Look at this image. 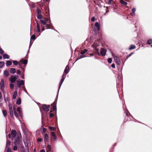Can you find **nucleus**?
I'll return each instance as SVG.
<instances>
[{"label": "nucleus", "instance_id": "nucleus-2", "mask_svg": "<svg viewBox=\"0 0 152 152\" xmlns=\"http://www.w3.org/2000/svg\"><path fill=\"white\" fill-rule=\"evenodd\" d=\"M99 45L96 42H94L92 45L94 48L95 54H98L99 56L100 54L99 52V49L97 48V47Z\"/></svg>", "mask_w": 152, "mask_h": 152}, {"label": "nucleus", "instance_id": "nucleus-11", "mask_svg": "<svg viewBox=\"0 0 152 152\" xmlns=\"http://www.w3.org/2000/svg\"><path fill=\"white\" fill-rule=\"evenodd\" d=\"M9 108L10 116L11 117H13V113L12 106H9Z\"/></svg>", "mask_w": 152, "mask_h": 152}, {"label": "nucleus", "instance_id": "nucleus-45", "mask_svg": "<svg viewBox=\"0 0 152 152\" xmlns=\"http://www.w3.org/2000/svg\"><path fill=\"white\" fill-rule=\"evenodd\" d=\"M44 9L45 10V11H45L46 13L47 14H48V13L49 12H48V10H47V8L46 7V6L44 7Z\"/></svg>", "mask_w": 152, "mask_h": 152}, {"label": "nucleus", "instance_id": "nucleus-63", "mask_svg": "<svg viewBox=\"0 0 152 152\" xmlns=\"http://www.w3.org/2000/svg\"><path fill=\"white\" fill-rule=\"evenodd\" d=\"M40 152H45V151L44 149H42L40 150Z\"/></svg>", "mask_w": 152, "mask_h": 152}, {"label": "nucleus", "instance_id": "nucleus-37", "mask_svg": "<svg viewBox=\"0 0 152 152\" xmlns=\"http://www.w3.org/2000/svg\"><path fill=\"white\" fill-rule=\"evenodd\" d=\"M49 129L52 131H54L56 130V129L55 127L52 126H49Z\"/></svg>", "mask_w": 152, "mask_h": 152}, {"label": "nucleus", "instance_id": "nucleus-14", "mask_svg": "<svg viewBox=\"0 0 152 152\" xmlns=\"http://www.w3.org/2000/svg\"><path fill=\"white\" fill-rule=\"evenodd\" d=\"M11 134L13 137H15L16 136V132L15 130H12L11 131Z\"/></svg>", "mask_w": 152, "mask_h": 152}, {"label": "nucleus", "instance_id": "nucleus-20", "mask_svg": "<svg viewBox=\"0 0 152 152\" xmlns=\"http://www.w3.org/2000/svg\"><path fill=\"white\" fill-rule=\"evenodd\" d=\"M36 39V37L35 34H33L32 35L30 39V46L31 45V40H35Z\"/></svg>", "mask_w": 152, "mask_h": 152}, {"label": "nucleus", "instance_id": "nucleus-35", "mask_svg": "<svg viewBox=\"0 0 152 152\" xmlns=\"http://www.w3.org/2000/svg\"><path fill=\"white\" fill-rule=\"evenodd\" d=\"M40 21L41 22V23H42V24L44 25H46L47 24L46 22L44 20H40Z\"/></svg>", "mask_w": 152, "mask_h": 152}, {"label": "nucleus", "instance_id": "nucleus-50", "mask_svg": "<svg viewBox=\"0 0 152 152\" xmlns=\"http://www.w3.org/2000/svg\"><path fill=\"white\" fill-rule=\"evenodd\" d=\"M54 116V114L53 113H51L50 114V118H52Z\"/></svg>", "mask_w": 152, "mask_h": 152}, {"label": "nucleus", "instance_id": "nucleus-33", "mask_svg": "<svg viewBox=\"0 0 152 152\" xmlns=\"http://www.w3.org/2000/svg\"><path fill=\"white\" fill-rule=\"evenodd\" d=\"M147 44L148 45H151V44H152V39H148L147 41Z\"/></svg>", "mask_w": 152, "mask_h": 152}, {"label": "nucleus", "instance_id": "nucleus-58", "mask_svg": "<svg viewBox=\"0 0 152 152\" xmlns=\"http://www.w3.org/2000/svg\"><path fill=\"white\" fill-rule=\"evenodd\" d=\"M95 20V18L94 17H93L91 18V21H94Z\"/></svg>", "mask_w": 152, "mask_h": 152}, {"label": "nucleus", "instance_id": "nucleus-44", "mask_svg": "<svg viewBox=\"0 0 152 152\" xmlns=\"http://www.w3.org/2000/svg\"><path fill=\"white\" fill-rule=\"evenodd\" d=\"M20 84L21 85H23L24 84V81L23 80H21L20 81Z\"/></svg>", "mask_w": 152, "mask_h": 152}, {"label": "nucleus", "instance_id": "nucleus-21", "mask_svg": "<svg viewBox=\"0 0 152 152\" xmlns=\"http://www.w3.org/2000/svg\"><path fill=\"white\" fill-rule=\"evenodd\" d=\"M11 141L8 140H7L6 147H9L11 145Z\"/></svg>", "mask_w": 152, "mask_h": 152}, {"label": "nucleus", "instance_id": "nucleus-5", "mask_svg": "<svg viewBox=\"0 0 152 152\" xmlns=\"http://www.w3.org/2000/svg\"><path fill=\"white\" fill-rule=\"evenodd\" d=\"M56 102H54L51 104V106L52 107V109L50 111V112H52L54 111H56Z\"/></svg>", "mask_w": 152, "mask_h": 152}, {"label": "nucleus", "instance_id": "nucleus-25", "mask_svg": "<svg viewBox=\"0 0 152 152\" xmlns=\"http://www.w3.org/2000/svg\"><path fill=\"white\" fill-rule=\"evenodd\" d=\"M88 50L86 49H84L83 50H81L80 52V54L82 55L84 54L87 52Z\"/></svg>", "mask_w": 152, "mask_h": 152}, {"label": "nucleus", "instance_id": "nucleus-9", "mask_svg": "<svg viewBox=\"0 0 152 152\" xmlns=\"http://www.w3.org/2000/svg\"><path fill=\"white\" fill-rule=\"evenodd\" d=\"M66 74H65L64 73H63L62 76V78L61 79V80L60 82V84L59 89L60 88L61 86V85H62L63 81H64V79L66 77Z\"/></svg>", "mask_w": 152, "mask_h": 152}, {"label": "nucleus", "instance_id": "nucleus-61", "mask_svg": "<svg viewBox=\"0 0 152 152\" xmlns=\"http://www.w3.org/2000/svg\"><path fill=\"white\" fill-rule=\"evenodd\" d=\"M2 98V94L0 92V99Z\"/></svg>", "mask_w": 152, "mask_h": 152}, {"label": "nucleus", "instance_id": "nucleus-13", "mask_svg": "<svg viewBox=\"0 0 152 152\" xmlns=\"http://www.w3.org/2000/svg\"><path fill=\"white\" fill-rule=\"evenodd\" d=\"M69 71V66L67 65L66 67L64 73L66 74H67L68 73Z\"/></svg>", "mask_w": 152, "mask_h": 152}, {"label": "nucleus", "instance_id": "nucleus-55", "mask_svg": "<svg viewBox=\"0 0 152 152\" xmlns=\"http://www.w3.org/2000/svg\"><path fill=\"white\" fill-rule=\"evenodd\" d=\"M17 149V147L16 146H14V150L16 151Z\"/></svg>", "mask_w": 152, "mask_h": 152}, {"label": "nucleus", "instance_id": "nucleus-7", "mask_svg": "<svg viewBox=\"0 0 152 152\" xmlns=\"http://www.w3.org/2000/svg\"><path fill=\"white\" fill-rule=\"evenodd\" d=\"M48 21V23H49V24H47L45 26L46 27V29H53V28H54V27L52 25L50 20H49Z\"/></svg>", "mask_w": 152, "mask_h": 152}, {"label": "nucleus", "instance_id": "nucleus-26", "mask_svg": "<svg viewBox=\"0 0 152 152\" xmlns=\"http://www.w3.org/2000/svg\"><path fill=\"white\" fill-rule=\"evenodd\" d=\"M51 148L50 145H48L47 147V151L48 152L50 151H51Z\"/></svg>", "mask_w": 152, "mask_h": 152}, {"label": "nucleus", "instance_id": "nucleus-27", "mask_svg": "<svg viewBox=\"0 0 152 152\" xmlns=\"http://www.w3.org/2000/svg\"><path fill=\"white\" fill-rule=\"evenodd\" d=\"M12 63L11 61L10 60H8L7 61L6 65L7 66L8 65L10 66L12 65Z\"/></svg>", "mask_w": 152, "mask_h": 152}, {"label": "nucleus", "instance_id": "nucleus-1", "mask_svg": "<svg viewBox=\"0 0 152 152\" xmlns=\"http://www.w3.org/2000/svg\"><path fill=\"white\" fill-rule=\"evenodd\" d=\"M22 143L21 135L20 133L19 135L18 134L15 140L14 144L16 145H17L18 144H20Z\"/></svg>", "mask_w": 152, "mask_h": 152}, {"label": "nucleus", "instance_id": "nucleus-48", "mask_svg": "<svg viewBox=\"0 0 152 152\" xmlns=\"http://www.w3.org/2000/svg\"><path fill=\"white\" fill-rule=\"evenodd\" d=\"M14 115H15V116L16 117H18V115L17 112H16V111H14Z\"/></svg>", "mask_w": 152, "mask_h": 152}, {"label": "nucleus", "instance_id": "nucleus-6", "mask_svg": "<svg viewBox=\"0 0 152 152\" xmlns=\"http://www.w3.org/2000/svg\"><path fill=\"white\" fill-rule=\"evenodd\" d=\"M51 141L52 140V137H53V139L55 141H56L57 140V138L56 136L55 132H51Z\"/></svg>", "mask_w": 152, "mask_h": 152}, {"label": "nucleus", "instance_id": "nucleus-28", "mask_svg": "<svg viewBox=\"0 0 152 152\" xmlns=\"http://www.w3.org/2000/svg\"><path fill=\"white\" fill-rule=\"evenodd\" d=\"M9 56L7 54H4L3 55V58L4 59H8L9 58Z\"/></svg>", "mask_w": 152, "mask_h": 152}, {"label": "nucleus", "instance_id": "nucleus-18", "mask_svg": "<svg viewBox=\"0 0 152 152\" xmlns=\"http://www.w3.org/2000/svg\"><path fill=\"white\" fill-rule=\"evenodd\" d=\"M4 74L5 76L6 77H8L9 75V74L8 71L6 70H5L4 72Z\"/></svg>", "mask_w": 152, "mask_h": 152}, {"label": "nucleus", "instance_id": "nucleus-32", "mask_svg": "<svg viewBox=\"0 0 152 152\" xmlns=\"http://www.w3.org/2000/svg\"><path fill=\"white\" fill-rule=\"evenodd\" d=\"M4 65V63L3 61H0V68H2Z\"/></svg>", "mask_w": 152, "mask_h": 152}, {"label": "nucleus", "instance_id": "nucleus-46", "mask_svg": "<svg viewBox=\"0 0 152 152\" xmlns=\"http://www.w3.org/2000/svg\"><path fill=\"white\" fill-rule=\"evenodd\" d=\"M108 62L110 63V64L112 63V58H109L108 59Z\"/></svg>", "mask_w": 152, "mask_h": 152}, {"label": "nucleus", "instance_id": "nucleus-30", "mask_svg": "<svg viewBox=\"0 0 152 152\" xmlns=\"http://www.w3.org/2000/svg\"><path fill=\"white\" fill-rule=\"evenodd\" d=\"M120 2L122 4L124 5H126L127 4V3L123 0H121Z\"/></svg>", "mask_w": 152, "mask_h": 152}, {"label": "nucleus", "instance_id": "nucleus-54", "mask_svg": "<svg viewBox=\"0 0 152 152\" xmlns=\"http://www.w3.org/2000/svg\"><path fill=\"white\" fill-rule=\"evenodd\" d=\"M37 28H40V25L38 23H37Z\"/></svg>", "mask_w": 152, "mask_h": 152}, {"label": "nucleus", "instance_id": "nucleus-23", "mask_svg": "<svg viewBox=\"0 0 152 152\" xmlns=\"http://www.w3.org/2000/svg\"><path fill=\"white\" fill-rule=\"evenodd\" d=\"M10 71L11 73L14 74L16 72V70L15 68H11L10 69Z\"/></svg>", "mask_w": 152, "mask_h": 152}, {"label": "nucleus", "instance_id": "nucleus-16", "mask_svg": "<svg viewBox=\"0 0 152 152\" xmlns=\"http://www.w3.org/2000/svg\"><path fill=\"white\" fill-rule=\"evenodd\" d=\"M17 95V92L16 91H15L13 94L12 96V99H15L16 97V96Z\"/></svg>", "mask_w": 152, "mask_h": 152}, {"label": "nucleus", "instance_id": "nucleus-31", "mask_svg": "<svg viewBox=\"0 0 152 152\" xmlns=\"http://www.w3.org/2000/svg\"><path fill=\"white\" fill-rule=\"evenodd\" d=\"M2 113L3 115L5 117H6L7 115V112L6 110H3Z\"/></svg>", "mask_w": 152, "mask_h": 152}, {"label": "nucleus", "instance_id": "nucleus-29", "mask_svg": "<svg viewBox=\"0 0 152 152\" xmlns=\"http://www.w3.org/2000/svg\"><path fill=\"white\" fill-rule=\"evenodd\" d=\"M132 13H130V14L131 15H133V14L134 15L135 14V11H136L135 9V8H132Z\"/></svg>", "mask_w": 152, "mask_h": 152}, {"label": "nucleus", "instance_id": "nucleus-39", "mask_svg": "<svg viewBox=\"0 0 152 152\" xmlns=\"http://www.w3.org/2000/svg\"><path fill=\"white\" fill-rule=\"evenodd\" d=\"M86 57V56L85 55H80L79 56V58H77V60H78L79 59H80V58H83L85 57Z\"/></svg>", "mask_w": 152, "mask_h": 152}, {"label": "nucleus", "instance_id": "nucleus-38", "mask_svg": "<svg viewBox=\"0 0 152 152\" xmlns=\"http://www.w3.org/2000/svg\"><path fill=\"white\" fill-rule=\"evenodd\" d=\"M37 13L38 14H41V11L40 10L39 8H37Z\"/></svg>", "mask_w": 152, "mask_h": 152}, {"label": "nucleus", "instance_id": "nucleus-17", "mask_svg": "<svg viewBox=\"0 0 152 152\" xmlns=\"http://www.w3.org/2000/svg\"><path fill=\"white\" fill-rule=\"evenodd\" d=\"M22 64H23L20 62H19V64H18V65H19V67L20 68H21L24 71L25 68L26 67V66L25 65L24 66V67H23L22 66Z\"/></svg>", "mask_w": 152, "mask_h": 152}, {"label": "nucleus", "instance_id": "nucleus-49", "mask_svg": "<svg viewBox=\"0 0 152 152\" xmlns=\"http://www.w3.org/2000/svg\"><path fill=\"white\" fill-rule=\"evenodd\" d=\"M17 111L18 112V113L20 112L21 111V108L20 107H18L17 108Z\"/></svg>", "mask_w": 152, "mask_h": 152}, {"label": "nucleus", "instance_id": "nucleus-64", "mask_svg": "<svg viewBox=\"0 0 152 152\" xmlns=\"http://www.w3.org/2000/svg\"><path fill=\"white\" fill-rule=\"evenodd\" d=\"M28 56L27 55L26 56H25V58H26V59H27V58H28Z\"/></svg>", "mask_w": 152, "mask_h": 152}, {"label": "nucleus", "instance_id": "nucleus-57", "mask_svg": "<svg viewBox=\"0 0 152 152\" xmlns=\"http://www.w3.org/2000/svg\"><path fill=\"white\" fill-rule=\"evenodd\" d=\"M44 20L46 22V21H48L49 20V19L48 18H45Z\"/></svg>", "mask_w": 152, "mask_h": 152}, {"label": "nucleus", "instance_id": "nucleus-62", "mask_svg": "<svg viewBox=\"0 0 152 152\" xmlns=\"http://www.w3.org/2000/svg\"><path fill=\"white\" fill-rule=\"evenodd\" d=\"M134 53V52H133L132 53H130L129 54V56L130 57L132 54H133Z\"/></svg>", "mask_w": 152, "mask_h": 152}, {"label": "nucleus", "instance_id": "nucleus-22", "mask_svg": "<svg viewBox=\"0 0 152 152\" xmlns=\"http://www.w3.org/2000/svg\"><path fill=\"white\" fill-rule=\"evenodd\" d=\"M136 46L134 45H131L130 47L128 49L129 50H131L132 49H134L136 48Z\"/></svg>", "mask_w": 152, "mask_h": 152}, {"label": "nucleus", "instance_id": "nucleus-59", "mask_svg": "<svg viewBox=\"0 0 152 152\" xmlns=\"http://www.w3.org/2000/svg\"><path fill=\"white\" fill-rule=\"evenodd\" d=\"M20 115V116H22V113L21 111L20 112L18 113Z\"/></svg>", "mask_w": 152, "mask_h": 152}, {"label": "nucleus", "instance_id": "nucleus-40", "mask_svg": "<svg viewBox=\"0 0 152 152\" xmlns=\"http://www.w3.org/2000/svg\"><path fill=\"white\" fill-rule=\"evenodd\" d=\"M46 130H47V129L46 128H43L42 131V134H43L44 133H45V132H46Z\"/></svg>", "mask_w": 152, "mask_h": 152}, {"label": "nucleus", "instance_id": "nucleus-10", "mask_svg": "<svg viewBox=\"0 0 152 152\" xmlns=\"http://www.w3.org/2000/svg\"><path fill=\"white\" fill-rule=\"evenodd\" d=\"M49 136L48 134L47 133H45V134L44 136V141L45 142H48L49 140Z\"/></svg>", "mask_w": 152, "mask_h": 152}, {"label": "nucleus", "instance_id": "nucleus-56", "mask_svg": "<svg viewBox=\"0 0 152 152\" xmlns=\"http://www.w3.org/2000/svg\"><path fill=\"white\" fill-rule=\"evenodd\" d=\"M1 83L2 84H3V85H4V80L3 79L1 80Z\"/></svg>", "mask_w": 152, "mask_h": 152}, {"label": "nucleus", "instance_id": "nucleus-47", "mask_svg": "<svg viewBox=\"0 0 152 152\" xmlns=\"http://www.w3.org/2000/svg\"><path fill=\"white\" fill-rule=\"evenodd\" d=\"M4 53V51L1 48H0V54H2Z\"/></svg>", "mask_w": 152, "mask_h": 152}, {"label": "nucleus", "instance_id": "nucleus-36", "mask_svg": "<svg viewBox=\"0 0 152 152\" xmlns=\"http://www.w3.org/2000/svg\"><path fill=\"white\" fill-rule=\"evenodd\" d=\"M37 17L38 19H40L42 18V15L41 14H38L37 15Z\"/></svg>", "mask_w": 152, "mask_h": 152}, {"label": "nucleus", "instance_id": "nucleus-51", "mask_svg": "<svg viewBox=\"0 0 152 152\" xmlns=\"http://www.w3.org/2000/svg\"><path fill=\"white\" fill-rule=\"evenodd\" d=\"M42 140L43 139L41 138H39L37 139V141L39 142H41Z\"/></svg>", "mask_w": 152, "mask_h": 152}, {"label": "nucleus", "instance_id": "nucleus-34", "mask_svg": "<svg viewBox=\"0 0 152 152\" xmlns=\"http://www.w3.org/2000/svg\"><path fill=\"white\" fill-rule=\"evenodd\" d=\"M7 149V152H12L11 148L10 147H6Z\"/></svg>", "mask_w": 152, "mask_h": 152}, {"label": "nucleus", "instance_id": "nucleus-60", "mask_svg": "<svg viewBox=\"0 0 152 152\" xmlns=\"http://www.w3.org/2000/svg\"><path fill=\"white\" fill-rule=\"evenodd\" d=\"M37 29L38 32V33L40 32L41 31L40 28H37Z\"/></svg>", "mask_w": 152, "mask_h": 152}, {"label": "nucleus", "instance_id": "nucleus-15", "mask_svg": "<svg viewBox=\"0 0 152 152\" xmlns=\"http://www.w3.org/2000/svg\"><path fill=\"white\" fill-rule=\"evenodd\" d=\"M20 62H21L22 64H24L25 65L27 64L28 60L27 59L23 60V59H22L20 61Z\"/></svg>", "mask_w": 152, "mask_h": 152}, {"label": "nucleus", "instance_id": "nucleus-4", "mask_svg": "<svg viewBox=\"0 0 152 152\" xmlns=\"http://www.w3.org/2000/svg\"><path fill=\"white\" fill-rule=\"evenodd\" d=\"M50 107V105H47L46 104H44L42 105V108L43 109V110L46 111L48 112L49 110V108Z\"/></svg>", "mask_w": 152, "mask_h": 152}, {"label": "nucleus", "instance_id": "nucleus-41", "mask_svg": "<svg viewBox=\"0 0 152 152\" xmlns=\"http://www.w3.org/2000/svg\"><path fill=\"white\" fill-rule=\"evenodd\" d=\"M4 85L2 84L1 86V89L2 91H3L4 90Z\"/></svg>", "mask_w": 152, "mask_h": 152}, {"label": "nucleus", "instance_id": "nucleus-52", "mask_svg": "<svg viewBox=\"0 0 152 152\" xmlns=\"http://www.w3.org/2000/svg\"><path fill=\"white\" fill-rule=\"evenodd\" d=\"M17 73L18 75H20L21 74V72L20 70H17Z\"/></svg>", "mask_w": 152, "mask_h": 152}, {"label": "nucleus", "instance_id": "nucleus-8", "mask_svg": "<svg viewBox=\"0 0 152 152\" xmlns=\"http://www.w3.org/2000/svg\"><path fill=\"white\" fill-rule=\"evenodd\" d=\"M114 58L116 64L118 65H120L121 63L120 59L116 56H114Z\"/></svg>", "mask_w": 152, "mask_h": 152}, {"label": "nucleus", "instance_id": "nucleus-43", "mask_svg": "<svg viewBox=\"0 0 152 152\" xmlns=\"http://www.w3.org/2000/svg\"><path fill=\"white\" fill-rule=\"evenodd\" d=\"M13 63L15 65H17L18 64V62L17 61H13Z\"/></svg>", "mask_w": 152, "mask_h": 152}, {"label": "nucleus", "instance_id": "nucleus-3", "mask_svg": "<svg viewBox=\"0 0 152 152\" xmlns=\"http://www.w3.org/2000/svg\"><path fill=\"white\" fill-rule=\"evenodd\" d=\"M18 76L17 75H12L9 79L11 83H14L17 80V77Z\"/></svg>", "mask_w": 152, "mask_h": 152}, {"label": "nucleus", "instance_id": "nucleus-53", "mask_svg": "<svg viewBox=\"0 0 152 152\" xmlns=\"http://www.w3.org/2000/svg\"><path fill=\"white\" fill-rule=\"evenodd\" d=\"M111 67L113 68H115V64H113L111 65Z\"/></svg>", "mask_w": 152, "mask_h": 152}, {"label": "nucleus", "instance_id": "nucleus-12", "mask_svg": "<svg viewBox=\"0 0 152 152\" xmlns=\"http://www.w3.org/2000/svg\"><path fill=\"white\" fill-rule=\"evenodd\" d=\"M107 50L106 49L102 48L100 53L102 56H104L106 55Z\"/></svg>", "mask_w": 152, "mask_h": 152}, {"label": "nucleus", "instance_id": "nucleus-19", "mask_svg": "<svg viewBox=\"0 0 152 152\" xmlns=\"http://www.w3.org/2000/svg\"><path fill=\"white\" fill-rule=\"evenodd\" d=\"M95 26L97 27V30L99 31L100 28V26L98 22H96L95 24Z\"/></svg>", "mask_w": 152, "mask_h": 152}, {"label": "nucleus", "instance_id": "nucleus-42", "mask_svg": "<svg viewBox=\"0 0 152 152\" xmlns=\"http://www.w3.org/2000/svg\"><path fill=\"white\" fill-rule=\"evenodd\" d=\"M10 88L12 89H13V88H14V85L12 83H10Z\"/></svg>", "mask_w": 152, "mask_h": 152}, {"label": "nucleus", "instance_id": "nucleus-24", "mask_svg": "<svg viewBox=\"0 0 152 152\" xmlns=\"http://www.w3.org/2000/svg\"><path fill=\"white\" fill-rule=\"evenodd\" d=\"M21 104V99L20 98H19L16 101V104L20 105Z\"/></svg>", "mask_w": 152, "mask_h": 152}]
</instances>
